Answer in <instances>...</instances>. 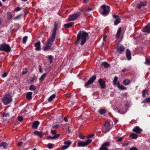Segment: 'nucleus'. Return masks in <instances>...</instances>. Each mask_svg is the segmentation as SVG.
<instances>
[{
  "instance_id": "1",
  "label": "nucleus",
  "mask_w": 150,
  "mask_h": 150,
  "mask_svg": "<svg viewBox=\"0 0 150 150\" xmlns=\"http://www.w3.org/2000/svg\"><path fill=\"white\" fill-rule=\"evenodd\" d=\"M88 38V33L84 31H80L77 35V40L76 44L77 45L78 43L80 42L81 45L84 44L87 39Z\"/></svg>"
},
{
  "instance_id": "2",
  "label": "nucleus",
  "mask_w": 150,
  "mask_h": 150,
  "mask_svg": "<svg viewBox=\"0 0 150 150\" xmlns=\"http://www.w3.org/2000/svg\"><path fill=\"white\" fill-rule=\"evenodd\" d=\"M57 25L56 22H55L51 38L48 39L46 42V46L44 47L43 50H46L50 49L51 45L52 44L53 42L55 40V38L56 35V33L57 29Z\"/></svg>"
},
{
  "instance_id": "3",
  "label": "nucleus",
  "mask_w": 150,
  "mask_h": 150,
  "mask_svg": "<svg viewBox=\"0 0 150 150\" xmlns=\"http://www.w3.org/2000/svg\"><path fill=\"white\" fill-rule=\"evenodd\" d=\"M12 101V97L9 93L5 95L2 99L3 102L5 105L10 103Z\"/></svg>"
},
{
  "instance_id": "4",
  "label": "nucleus",
  "mask_w": 150,
  "mask_h": 150,
  "mask_svg": "<svg viewBox=\"0 0 150 150\" xmlns=\"http://www.w3.org/2000/svg\"><path fill=\"white\" fill-rule=\"evenodd\" d=\"M11 50L9 45L6 43H4L0 45V50L4 51L6 52H9Z\"/></svg>"
},
{
  "instance_id": "5",
  "label": "nucleus",
  "mask_w": 150,
  "mask_h": 150,
  "mask_svg": "<svg viewBox=\"0 0 150 150\" xmlns=\"http://www.w3.org/2000/svg\"><path fill=\"white\" fill-rule=\"evenodd\" d=\"M91 139H88L85 142H79L78 143L77 146L78 147H84L88 145L91 142Z\"/></svg>"
},
{
  "instance_id": "6",
  "label": "nucleus",
  "mask_w": 150,
  "mask_h": 150,
  "mask_svg": "<svg viewBox=\"0 0 150 150\" xmlns=\"http://www.w3.org/2000/svg\"><path fill=\"white\" fill-rule=\"evenodd\" d=\"M103 9V12L102 13V15L103 16L108 15L110 11V7L105 5H103L101 6Z\"/></svg>"
},
{
  "instance_id": "7",
  "label": "nucleus",
  "mask_w": 150,
  "mask_h": 150,
  "mask_svg": "<svg viewBox=\"0 0 150 150\" xmlns=\"http://www.w3.org/2000/svg\"><path fill=\"white\" fill-rule=\"evenodd\" d=\"M80 14V12H77L74 14L70 15L68 17V20L70 21H73L77 18Z\"/></svg>"
},
{
  "instance_id": "8",
  "label": "nucleus",
  "mask_w": 150,
  "mask_h": 150,
  "mask_svg": "<svg viewBox=\"0 0 150 150\" xmlns=\"http://www.w3.org/2000/svg\"><path fill=\"white\" fill-rule=\"evenodd\" d=\"M110 129L111 128L109 121L106 122L104 125V127H103V132L104 133H106V132H108Z\"/></svg>"
},
{
  "instance_id": "9",
  "label": "nucleus",
  "mask_w": 150,
  "mask_h": 150,
  "mask_svg": "<svg viewBox=\"0 0 150 150\" xmlns=\"http://www.w3.org/2000/svg\"><path fill=\"white\" fill-rule=\"evenodd\" d=\"M96 76L95 75L92 76L90 78L87 82L85 84L84 86L85 87H87L88 86L92 84L93 82L94 81L96 80Z\"/></svg>"
},
{
  "instance_id": "10",
  "label": "nucleus",
  "mask_w": 150,
  "mask_h": 150,
  "mask_svg": "<svg viewBox=\"0 0 150 150\" xmlns=\"http://www.w3.org/2000/svg\"><path fill=\"white\" fill-rule=\"evenodd\" d=\"M72 142L70 141L65 142L64 143V145L63 146L62 148L63 149H67L71 144Z\"/></svg>"
},
{
  "instance_id": "11",
  "label": "nucleus",
  "mask_w": 150,
  "mask_h": 150,
  "mask_svg": "<svg viewBox=\"0 0 150 150\" xmlns=\"http://www.w3.org/2000/svg\"><path fill=\"white\" fill-rule=\"evenodd\" d=\"M109 145V143L106 142L104 143L100 148L99 150H108L107 147Z\"/></svg>"
},
{
  "instance_id": "12",
  "label": "nucleus",
  "mask_w": 150,
  "mask_h": 150,
  "mask_svg": "<svg viewBox=\"0 0 150 150\" xmlns=\"http://www.w3.org/2000/svg\"><path fill=\"white\" fill-rule=\"evenodd\" d=\"M117 52L120 53L124 51L125 49V47L121 44L117 46Z\"/></svg>"
},
{
  "instance_id": "13",
  "label": "nucleus",
  "mask_w": 150,
  "mask_h": 150,
  "mask_svg": "<svg viewBox=\"0 0 150 150\" xmlns=\"http://www.w3.org/2000/svg\"><path fill=\"white\" fill-rule=\"evenodd\" d=\"M146 5V2L145 0H141L139 4L137 5V8H140L142 6H145Z\"/></svg>"
},
{
  "instance_id": "14",
  "label": "nucleus",
  "mask_w": 150,
  "mask_h": 150,
  "mask_svg": "<svg viewBox=\"0 0 150 150\" xmlns=\"http://www.w3.org/2000/svg\"><path fill=\"white\" fill-rule=\"evenodd\" d=\"M142 131V130L138 126L135 127L132 129V131L133 132H135L137 134L140 133Z\"/></svg>"
},
{
  "instance_id": "15",
  "label": "nucleus",
  "mask_w": 150,
  "mask_h": 150,
  "mask_svg": "<svg viewBox=\"0 0 150 150\" xmlns=\"http://www.w3.org/2000/svg\"><path fill=\"white\" fill-rule=\"evenodd\" d=\"M40 124V122L38 121H36L33 122L32 125V128L34 129H36Z\"/></svg>"
},
{
  "instance_id": "16",
  "label": "nucleus",
  "mask_w": 150,
  "mask_h": 150,
  "mask_svg": "<svg viewBox=\"0 0 150 150\" xmlns=\"http://www.w3.org/2000/svg\"><path fill=\"white\" fill-rule=\"evenodd\" d=\"M126 55L128 60H129L131 59V57L130 51L128 49H127L126 50Z\"/></svg>"
},
{
  "instance_id": "17",
  "label": "nucleus",
  "mask_w": 150,
  "mask_h": 150,
  "mask_svg": "<svg viewBox=\"0 0 150 150\" xmlns=\"http://www.w3.org/2000/svg\"><path fill=\"white\" fill-rule=\"evenodd\" d=\"M34 133L36 135L38 136L40 138L42 137L44 135V134L42 132H39L37 130H35L34 131Z\"/></svg>"
},
{
  "instance_id": "18",
  "label": "nucleus",
  "mask_w": 150,
  "mask_h": 150,
  "mask_svg": "<svg viewBox=\"0 0 150 150\" xmlns=\"http://www.w3.org/2000/svg\"><path fill=\"white\" fill-rule=\"evenodd\" d=\"M98 82L100 84L101 88H103L105 87V83L103 80L101 79H99Z\"/></svg>"
},
{
  "instance_id": "19",
  "label": "nucleus",
  "mask_w": 150,
  "mask_h": 150,
  "mask_svg": "<svg viewBox=\"0 0 150 150\" xmlns=\"http://www.w3.org/2000/svg\"><path fill=\"white\" fill-rule=\"evenodd\" d=\"M144 31L147 33H150V23H149L144 28Z\"/></svg>"
},
{
  "instance_id": "20",
  "label": "nucleus",
  "mask_w": 150,
  "mask_h": 150,
  "mask_svg": "<svg viewBox=\"0 0 150 150\" xmlns=\"http://www.w3.org/2000/svg\"><path fill=\"white\" fill-rule=\"evenodd\" d=\"M40 42L38 41L35 44V47H36L35 50H40Z\"/></svg>"
},
{
  "instance_id": "21",
  "label": "nucleus",
  "mask_w": 150,
  "mask_h": 150,
  "mask_svg": "<svg viewBox=\"0 0 150 150\" xmlns=\"http://www.w3.org/2000/svg\"><path fill=\"white\" fill-rule=\"evenodd\" d=\"M117 86L119 89L122 90H125L127 88L126 87L122 85H120L119 82L118 81L117 82Z\"/></svg>"
},
{
  "instance_id": "22",
  "label": "nucleus",
  "mask_w": 150,
  "mask_h": 150,
  "mask_svg": "<svg viewBox=\"0 0 150 150\" xmlns=\"http://www.w3.org/2000/svg\"><path fill=\"white\" fill-rule=\"evenodd\" d=\"M121 27L119 28L118 29L116 36V38H119L121 32Z\"/></svg>"
},
{
  "instance_id": "23",
  "label": "nucleus",
  "mask_w": 150,
  "mask_h": 150,
  "mask_svg": "<svg viewBox=\"0 0 150 150\" xmlns=\"http://www.w3.org/2000/svg\"><path fill=\"white\" fill-rule=\"evenodd\" d=\"M33 93L31 92L27 93L26 94V98L28 100H30L32 98V95Z\"/></svg>"
},
{
  "instance_id": "24",
  "label": "nucleus",
  "mask_w": 150,
  "mask_h": 150,
  "mask_svg": "<svg viewBox=\"0 0 150 150\" xmlns=\"http://www.w3.org/2000/svg\"><path fill=\"white\" fill-rule=\"evenodd\" d=\"M59 136V134H55V135H54V136L53 137L51 136L47 137V139H55L57 138Z\"/></svg>"
},
{
  "instance_id": "25",
  "label": "nucleus",
  "mask_w": 150,
  "mask_h": 150,
  "mask_svg": "<svg viewBox=\"0 0 150 150\" xmlns=\"http://www.w3.org/2000/svg\"><path fill=\"white\" fill-rule=\"evenodd\" d=\"M74 24V22H71L68 23L67 24H64V26L66 28H67L71 27Z\"/></svg>"
},
{
  "instance_id": "26",
  "label": "nucleus",
  "mask_w": 150,
  "mask_h": 150,
  "mask_svg": "<svg viewBox=\"0 0 150 150\" xmlns=\"http://www.w3.org/2000/svg\"><path fill=\"white\" fill-rule=\"evenodd\" d=\"M130 83V80L129 79H125L123 81V83L125 86L128 85Z\"/></svg>"
},
{
  "instance_id": "27",
  "label": "nucleus",
  "mask_w": 150,
  "mask_h": 150,
  "mask_svg": "<svg viewBox=\"0 0 150 150\" xmlns=\"http://www.w3.org/2000/svg\"><path fill=\"white\" fill-rule=\"evenodd\" d=\"M130 136L133 139H136L138 136L137 134L134 133H132Z\"/></svg>"
},
{
  "instance_id": "28",
  "label": "nucleus",
  "mask_w": 150,
  "mask_h": 150,
  "mask_svg": "<svg viewBox=\"0 0 150 150\" xmlns=\"http://www.w3.org/2000/svg\"><path fill=\"white\" fill-rule=\"evenodd\" d=\"M117 110L118 112L121 114H124L127 111L126 109L125 108L123 109L122 111H121L119 109H117Z\"/></svg>"
},
{
  "instance_id": "29",
  "label": "nucleus",
  "mask_w": 150,
  "mask_h": 150,
  "mask_svg": "<svg viewBox=\"0 0 150 150\" xmlns=\"http://www.w3.org/2000/svg\"><path fill=\"white\" fill-rule=\"evenodd\" d=\"M55 95L53 94L50 96L48 98V101L49 102L51 101L55 97Z\"/></svg>"
},
{
  "instance_id": "30",
  "label": "nucleus",
  "mask_w": 150,
  "mask_h": 150,
  "mask_svg": "<svg viewBox=\"0 0 150 150\" xmlns=\"http://www.w3.org/2000/svg\"><path fill=\"white\" fill-rule=\"evenodd\" d=\"M118 79V77L117 76H115L114 78L113 81V84L114 85H117V81Z\"/></svg>"
},
{
  "instance_id": "31",
  "label": "nucleus",
  "mask_w": 150,
  "mask_h": 150,
  "mask_svg": "<svg viewBox=\"0 0 150 150\" xmlns=\"http://www.w3.org/2000/svg\"><path fill=\"white\" fill-rule=\"evenodd\" d=\"M101 65L103 66L105 68H108L109 66V64L105 62H103Z\"/></svg>"
},
{
  "instance_id": "32",
  "label": "nucleus",
  "mask_w": 150,
  "mask_h": 150,
  "mask_svg": "<svg viewBox=\"0 0 150 150\" xmlns=\"http://www.w3.org/2000/svg\"><path fill=\"white\" fill-rule=\"evenodd\" d=\"M47 74V73H45L43 74L41 76L40 78L39 79V81H42L44 79V77Z\"/></svg>"
},
{
  "instance_id": "33",
  "label": "nucleus",
  "mask_w": 150,
  "mask_h": 150,
  "mask_svg": "<svg viewBox=\"0 0 150 150\" xmlns=\"http://www.w3.org/2000/svg\"><path fill=\"white\" fill-rule=\"evenodd\" d=\"M120 22V18L117 19L114 22V24L115 25L118 24Z\"/></svg>"
},
{
  "instance_id": "34",
  "label": "nucleus",
  "mask_w": 150,
  "mask_h": 150,
  "mask_svg": "<svg viewBox=\"0 0 150 150\" xmlns=\"http://www.w3.org/2000/svg\"><path fill=\"white\" fill-rule=\"evenodd\" d=\"M35 89V87L33 85H31L29 88V89L31 91H34Z\"/></svg>"
},
{
  "instance_id": "35",
  "label": "nucleus",
  "mask_w": 150,
  "mask_h": 150,
  "mask_svg": "<svg viewBox=\"0 0 150 150\" xmlns=\"http://www.w3.org/2000/svg\"><path fill=\"white\" fill-rule=\"evenodd\" d=\"M145 63L147 65L150 64V59L149 58H146Z\"/></svg>"
},
{
  "instance_id": "36",
  "label": "nucleus",
  "mask_w": 150,
  "mask_h": 150,
  "mask_svg": "<svg viewBox=\"0 0 150 150\" xmlns=\"http://www.w3.org/2000/svg\"><path fill=\"white\" fill-rule=\"evenodd\" d=\"M7 16L8 18L9 19H11L12 17V14L10 12L7 13Z\"/></svg>"
},
{
  "instance_id": "37",
  "label": "nucleus",
  "mask_w": 150,
  "mask_h": 150,
  "mask_svg": "<svg viewBox=\"0 0 150 150\" xmlns=\"http://www.w3.org/2000/svg\"><path fill=\"white\" fill-rule=\"evenodd\" d=\"M99 113L102 115L105 113V111L104 110L100 109L99 110Z\"/></svg>"
},
{
  "instance_id": "38",
  "label": "nucleus",
  "mask_w": 150,
  "mask_h": 150,
  "mask_svg": "<svg viewBox=\"0 0 150 150\" xmlns=\"http://www.w3.org/2000/svg\"><path fill=\"white\" fill-rule=\"evenodd\" d=\"M48 59L50 60V63H51L52 62V59H53V57L52 55H50L48 57Z\"/></svg>"
},
{
  "instance_id": "39",
  "label": "nucleus",
  "mask_w": 150,
  "mask_h": 150,
  "mask_svg": "<svg viewBox=\"0 0 150 150\" xmlns=\"http://www.w3.org/2000/svg\"><path fill=\"white\" fill-rule=\"evenodd\" d=\"M27 39H28V37L27 36H25L23 38V43H25L26 42Z\"/></svg>"
},
{
  "instance_id": "40",
  "label": "nucleus",
  "mask_w": 150,
  "mask_h": 150,
  "mask_svg": "<svg viewBox=\"0 0 150 150\" xmlns=\"http://www.w3.org/2000/svg\"><path fill=\"white\" fill-rule=\"evenodd\" d=\"M53 145L52 144L49 143L47 144V147L50 149H51L52 148Z\"/></svg>"
},
{
  "instance_id": "41",
  "label": "nucleus",
  "mask_w": 150,
  "mask_h": 150,
  "mask_svg": "<svg viewBox=\"0 0 150 150\" xmlns=\"http://www.w3.org/2000/svg\"><path fill=\"white\" fill-rule=\"evenodd\" d=\"M7 145L4 142H3L1 143V146H3L4 148L5 149Z\"/></svg>"
},
{
  "instance_id": "42",
  "label": "nucleus",
  "mask_w": 150,
  "mask_h": 150,
  "mask_svg": "<svg viewBox=\"0 0 150 150\" xmlns=\"http://www.w3.org/2000/svg\"><path fill=\"white\" fill-rule=\"evenodd\" d=\"M147 91L146 90H144L142 92V95L143 97H145L146 93Z\"/></svg>"
},
{
  "instance_id": "43",
  "label": "nucleus",
  "mask_w": 150,
  "mask_h": 150,
  "mask_svg": "<svg viewBox=\"0 0 150 150\" xmlns=\"http://www.w3.org/2000/svg\"><path fill=\"white\" fill-rule=\"evenodd\" d=\"M23 117L21 116H19L18 117V120L19 121H21L23 120Z\"/></svg>"
},
{
  "instance_id": "44",
  "label": "nucleus",
  "mask_w": 150,
  "mask_h": 150,
  "mask_svg": "<svg viewBox=\"0 0 150 150\" xmlns=\"http://www.w3.org/2000/svg\"><path fill=\"white\" fill-rule=\"evenodd\" d=\"M9 114L6 113H4L2 114L3 117H7L9 116Z\"/></svg>"
},
{
  "instance_id": "45",
  "label": "nucleus",
  "mask_w": 150,
  "mask_h": 150,
  "mask_svg": "<svg viewBox=\"0 0 150 150\" xmlns=\"http://www.w3.org/2000/svg\"><path fill=\"white\" fill-rule=\"evenodd\" d=\"M94 134H90L88 136L87 138H92L93 137L94 135Z\"/></svg>"
},
{
  "instance_id": "46",
  "label": "nucleus",
  "mask_w": 150,
  "mask_h": 150,
  "mask_svg": "<svg viewBox=\"0 0 150 150\" xmlns=\"http://www.w3.org/2000/svg\"><path fill=\"white\" fill-rule=\"evenodd\" d=\"M94 9V8H87L86 10V11H92Z\"/></svg>"
},
{
  "instance_id": "47",
  "label": "nucleus",
  "mask_w": 150,
  "mask_h": 150,
  "mask_svg": "<svg viewBox=\"0 0 150 150\" xmlns=\"http://www.w3.org/2000/svg\"><path fill=\"white\" fill-rule=\"evenodd\" d=\"M51 133L53 135H55V134H56V132L55 130H51Z\"/></svg>"
},
{
  "instance_id": "48",
  "label": "nucleus",
  "mask_w": 150,
  "mask_h": 150,
  "mask_svg": "<svg viewBox=\"0 0 150 150\" xmlns=\"http://www.w3.org/2000/svg\"><path fill=\"white\" fill-rule=\"evenodd\" d=\"M7 75V73L5 72L3 74L2 77H6Z\"/></svg>"
},
{
  "instance_id": "49",
  "label": "nucleus",
  "mask_w": 150,
  "mask_h": 150,
  "mask_svg": "<svg viewBox=\"0 0 150 150\" xmlns=\"http://www.w3.org/2000/svg\"><path fill=\"white\" fill-rule=\"evenodd\" d=\"M21 8L19 7H16V8H15V10L16 11H20L21 10Z\"/></svg>"
},
{
  "instance_id": "50",
  "label": "nucleus",
  "mask_w": 150,
  "mask_h": 150,
  "mask_svg": "<svg viewBox=\"0 0 150 150\" xmlns=\"http://www.w3.org/2000/svg\"><path fill=\"white\" fill-rule=\"evenodd\" d=\"M129 143L127 142V143H123L122 145L123 146H124L128 145H129Z\"/></svg>"
},
{
  "instance_id": "51",
  "label": "nucleus",
  "mask_w": 150,
  "mask_h": 150,
  "mask_svg": "<svg viewBox=\"0 0 150 150\" xmlns=\"http://www.w3.org/2000/svg\"><path fill=\"white\" fill-rule=\"evenodd\" d=\"M79 137L81 139H83L84 138V137L81 134H79Z\"/></svg>"
},
{
  "instance_id": "52",
  "label": "nucleus",
  "mask_w": 150,
  "mask_h": 150,
  "mask_svg": "<svg viewBox=\"0 0 150 150\" xmlns=\"http://www.w3.org/2000/svg\"><path fill=\"white\" fill-rule=\"evenodd\" d=\"M146 103H148L150 102V98H147L146 99Z\"/></svg>"
},
{
  "instance_id": "53",
  "label": "nucleus",
  "mask_w": 150,
  "mask_h": 150,
  "mask_svg": "<svg viewBox=\"0 0 150 150\" xmlns=\"http://www.w3.org/2000/svg\"><path fill=\"white\" fill-rule=\"evenodd\" d=\"M123 138H118L117 140L118 142H120L122 141Z\"/></svg>"
},
{
  "instance_id": "54",
  "label": "nucleus",
  "mask_w": 150,
  "mask_h": 150,
  "mask_svg": "<svg viewBox=\"0 0 150 150\" xmlns=\"http://www.w3.org/2000/svg\"><path fill=\"white\" fill-rule=\"evenodd\" d=\"M23 142H19L18 143V145L19 146H21Z\"/></svg>"
},
{
  "instance_id": "55",
  "label": "nucleus",
  "mask_w": 150,
  "mask_h": 150,
  "mask_svg": "<svg viewBox=\"0 0 150 150\" xmlns=\"http://www.w3.org/2000/svg\"><path fill=\"white\" fill-rule=\"evenodd\" d=\"M107 37V35H105L103 37V40L104 41H105V40L106 39V38Z\"/></svg>"
},
{
  "instance_id": "56",
  "label": "nucleus",
  "mask_w": 150,
  "mask_h": 150,
  "mask_svg": "<svg viewBox=\"0 0 150 150\" xmlns=\"http://www.w3.org/2000/svg\"><path fill=\"white\" fill-rule=\"evenodd\" d=\"M130 150H138V149L135 147H133L131 148Z\"/></svg>"
},
{
  "instance_id": "57",
  "label": "nucleus",
  "mask_w": 150,
  "mask_h": 150,
  "mask_svg": "<svg viewBox=\"0 0 150 150\" xmlns=\"http://www.w3.org/2000/svg\"><path fill=\"white\" fill-rule=\"evenodd\" d=\"M70 127H69L68 129V131L69 133H70L71 132V129H70Z\"/></svg>"
},
{
  "instance_id": "58",
  "label": "nucleus",
  "mask_w": 150,
  "mask_h": 150,
  "mask_svg": "<svg viewBox=\"0 0 150 150\" xmlns=\"http://www.w3.org/2000/svg\"><path fill=\"white\" fill-rule=\"evenodd\" d=\"M39 71L40 72V73H42V70L40 67V68H39Z\"/></svg>"
},
{
  "instance_id": "59",
  "label": "nucleus",
  "mask_w": 150,
  "mask_h": 150,
  "mask_svg": "<svg viewBox=\"0 0 150 150\" xmlns=\"http://www.w3.org/2000/svg\"><path fill=\"white\" fill-rule=\"evenodd\" d=\"M64 121H65L66 122H67L68 121V120L67 119V118L65 117L64 118Z\"/></svg>"
},
{
  "instance_id": "60",
  "label": "nucleus",
  "mask_w": 150,
  "mask_h": 150,
  "mask_svg": "<svg viewBox=\"0 0 150 150\" xmlns=\"http://www.w3.org/2000/svg\"><path fill=\"white\" fill-rule=\"evenodd\" d=\"M113 17L114 18H115L117 17L118 16L117 15H113Z\"/></svg>"
},
{
  "instance_id": "61",
  "label": "nucleus",
  "mask_w": 150,
  "mask_h": 150,
  "mask_svg": "<svg viewBox=\"0 0 150 150\" xmlns=\"http://www.w3.org/2000/svg\"><path fill=\"white\" fill-rule=\"evenodd\" d=\"M145 102H146V99H145L142 102V103H145Z\"/></svg>"
},
{
  "instance_id": "62",
  "label": "nucleus",
  "mask_w": 150,
  "mask_h": 150,
  "mask_svg": "<svg viewBox=\"0 0 150 150\" xmlns=\"http://www.w3.org/2000/svg\"><path fill=\"white\" fill-rule=\"evenodd\" d=\"M19 16H17L15 18V19H17L18 18H19Z\"/></svg>"
},
{
  "instance_id": "63",
  "label": "nucleus",
  "mask_w": 150,
  "mask_h": 150,
  "mask_svg": "<svg viewBox=\"0 0 150 150\" xmlns=\"http://www.w3.org/2000/svg\"><path fill=\"white\" fill-rule=\"evenodd\" d=\"M58 125H55V126H53V128H56V127H58Z\"/></svg>"
},
{
  "instance_id": "64",
  "label": "nucleus",
  "mask_w": 150,
  "mask_h": 150,
  "mask_svg": "<svg viewBox=\"0 0 150 150\" xmlns=\"http://www.w3.org/2000/svg\"><path fill=\"white\" fill-rule=\"evenodd\" d=\"M84 2L85 3H86L88 2V1L87 0H85L84 1Z\"/></svg>"
}]
</instances>
